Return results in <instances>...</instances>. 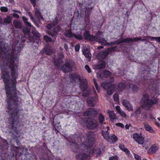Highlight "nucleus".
I'll list each match as a JSON object with an SVG mask.
<instances>
[{"instance_id": "1", "label": "nucleus", "mask_w": 160, "mask_h": 160, "mask_svg": "<svg viewBox=\"0 0 160 160\" xmlns=\"http://www.w3.org/2000/svg\"><path fill=\"white\" fill-rule=\"evenodd\" d=\"M7 46L4 42L0 43V67L8 98L7 111L10 114L8 122L11 126H18V112L19 107L14 79L18 72V61L17 55L21 51V48L14 47L13 45V50H9L6 48Z\"/></svg>"}, {"instance_id": "2", "label": "nucleus", "mask_w": 160, "mask_h": 160, "mask_svg": "<svg viewBox=\"0 0 160 160\" xmlns=\"http://www.w3.org/2000/svg\"><path fill=\"white\" fill-rule=\"evenodd\" d=\"M95 136L94 132H89L85 138H80L82 143L77 142L76 140L72 142V147L73 152L77 153L76 158L77 160H86L88 158L92 152Z\"/></svg>"}, {"instance_id": "3", "label": "nucleus", "mask_w": 160, "mask_h": 160, "mask_svg": "<svg viewBox=\"0 0 160 160\" xmlns=\"http://www.w3.org/2000/svg\"><path fill=\"white\" fill-rule=\"evenodd\" d=\"M158 102V100L156 99L152 100L150 99L148 95L145 94L142 96L141 103L142 105L143 108L146 110H148L153 104H157Z\"/></svg>"}, {"instance_id": "4", "label": "nucleus", "mask_w": 160, "mask_h": 160, "mask_svg": "<svg viewBox=\"0 0 160 160\" xmlns=\"http://www.w3.org/2000/svg\"><path fill=\"white\" fill-rule=\"evenodd\" d=\"M94 41L98 42L103 45L108 46L110 45V43L108 42L107 40L103 37L102 32L100 31L96 32Z\"/></svg>"}, {"instance_id": "5", "label": "nucleus", "mask_w": 160, "mask_h": 160, "mask_svg": "<svg viewBox=\"0 0 160 160\" xmlns=\"http://www.w3.org/2000/svg\"><path fill=\"white\" fill-rule=\"evenodd\" d=\"M86 126L90 129H95L98 127L97 121L93 118H88L86 121Z\"/></svg>"}, {"instance_id": "6", "label": "nucleus", "mask_w": 160, "mask_h": 160, "mask_svg": "<svg viewBox=\"0 0 160 160\" xmlns=\"http://www.w3.org/2000/svg\"><path fill=\"white\" fill-rule=\"evenodd\" d=\"M72 67L71 62L70 61L66 60L65 61V63L62 66L61 69L64 72H68L72 71Z\"/></svg>"}, {"instance_id": "7", "label": "nucleus", "mask_w": 160, "mask_h": 160, "mask_svg": "<svg viewBox=\"0 0 160 160\" xmlns=\"http://www.w3.org/2000/svg\"><path fill=\"white\" fill-rule=\"evenodd\" d=\"M133 138L135 142L140 145H143L145 142L144 138L141 134L139 135L137 133L133 134ZM143 147H144L145 146L143 145Z\"/></svg>"}, {"instance_id": "8", "label": "nucleus", "mask_w": 160, "mask_h": 160, "mask_svg": "<svg viewBox=\"0 0 160 160\" xmlns=\"http://www.w3.org/2000/svg\"><path fill=\"white\" fill-rule=\"evenodd\" d=\"M98 113L96 110L93 108H90L84 113V115L87 116L89 118H94L96 117Z\"/></svg>"}, {"instance_id": "9", "label": "nucleus", "mask_w": 160, "mask_h": 160, "mask_svg": "<svg viewBox=\"0 0 160 160\" xmlns=\"http://www.w3.org/2000/svg\"><path fill=\"white\" fill-rule=\"evenodd\" d=\"M111 74V73L110 72L108 71H106L104 72H102L101 73H100V72L97 73V77L98 78H101L103 79L104 78H107Z\"/></svg>"}, {"instance_id": "10", "label": "nucleus", "mask_w": 160, "mask_h": 160, "mask_svg": "<svg viewBox=\"0 0 160 160\" xmlns=\"http://www.w3.org/2000/svg\"><path fill=\"white\" fill-rule=\"evenodd\" d=\"M106 65L105 62L102 61L99 62L97 64L93 66L94 69H101L105 68Z\"/></svg>"}, {"instance_id": "11", "label": "nucleus", "mask_w": 160, "mask_h": 160, "mask_svg": "<svg viewBox=\"0 0 160 160\" xmlns=\"http://www.w3.org/2000/svg\"><path fill=\"white\" fill-rule=\"evenodd\" d=\"M109 129V127L107 126L106 127V128H105L104 129L103 128V130L102 131V135L104 138L106 140H108V138L109 136V132H108V131Z\"/></svg>"}, {"instance_id": "12", "label": "nucleus", "mask_w": 160, "mask_h": 160, "mask_svg": "<svg viewBox=\"0 0 160 160\" xmlns=\"http://www.w3.org/2000/svg\"><path fill=\"white\" fill-rule=\"evenodd\" d=\"M82 52L83 54L86 58H88L89 60L91 59V54L89 50L85 46L83 47V49L82 50Z\"/></svg>"}, {"instance_id": "13", "label": "nucleus", "mask_w": 160, "mask_h": 160, "mask_svg": "<svg viewBox=\"0 0 160 160\" xmlns=\"http://www.w3.org/2000/svg\"><path fill=\"white\" fill-rule=\"evenodd\" d=\"M32 33L33 35V36L32 37L29 36L28 39L29 40L30 42H33L34 40V37L39 38L40 37V34L37 31L34 30L32 31Z\"/></svg>"}, {"instance_id": "14", "label": "nucleus", "mask_w": 160, "mask_h": 160, "mask_svg": "<svg viewBox=\"0 0 160 160\" xmlns=\"http://www.w3.org/2000/svg\"><path fill=\"white\" fill-rule=\"evenodd\" d=\"M96 101V99L92 97L88 98L87 99V103L90 107L95 106Z\"/></svg>"}, {"instance_id": "15", "label": "nucleus", "mask_w": 160, "mask_h": 160, "mask_svg": "<svg viewBox=\"0 0 160 160\" xmlns=\"http://www.w3.org/2000/svg\"><path fill=\"white\" fill-rule=\"evenodd\" d=\"M122 103L124 107L129 111L132 110V106L128 101L127 100H124L122 101Z\"/></svg>"}, {"instance_id": "16", "label": "nucleus", "mask_w": 160, "mask_h": 160, "mask_svg": "<svg viewBox=\"0 0 160 160\" xmlns=\"http://www.w3.org/2000/svg\"><path fill=\"white\" fill-rule=\"evenodd\" d=\"M108 53L107 50L99 52L97 55V58L99 59H104L108 55Z\"/></svg>"}, {"instance_id": "17", "label": "nucleus", "mask_w": 160, "mask_h": 160, "mask_svg": "<svg viewBox=\"0 0 160 160\" xmlns=\"http://www.w3.org/2000/svg\"><path fill=\"white\" fill-rule=\"evenodd\" d=\"M84 36L86 39L90 40L91 41H94L95 38V35H91L89 32L88 31H85L84 33Z\"/></svg>"}, {"instance_id": "18", "label": "nucleus", "mask_w": 160, "mask_h": 160, "mask_svg": "<svg viewBox=\"0 0 160 160\" xmlns=\"http://www.w3.org/2000/svg\"><path fill=\"white\" fill-rule=\"evenodd\" d=\"M158 149V146L153 144L149 149L148 152L149 154H152L155 153Z\"/></svg>"}, {"instance_id": "19", "label": "nucleus", "mask_w": 160, "mask_h": 160, "mask_svg": "<svg viewBox=\"0 0 160 160\" xmlns=\"http://www.w3.org/2000/svg\"><path fill=\"white\" fill-rule=\"evenodd\" d=\"M108 138V140H107V141L112 143H114L118 140L117 137L113 134H111L109 135Z\"/></svg>"}, {"instance_id": "20", "label": "nucleus", "mask_w": 160, "mask_h": 160, "mask_svg": "<svg viewBox=\"0 0 160 160\" xmlns=\"http://www.w3.org/2000/svg\"><path fill=\"white\" fill-rule=\"evenodd\" d=\"M108 114L112 122H113L114 120L118 119L117 117L115 115L113 111H110L108 112Z\"/></svg>"}, {"instance_id": "21", "label": "nucleus", "mask_w": 160, "mask_h": 160, "mask_svg": "<svg viewBox=\"0 0 160 160\" xmlns=\"http://www.w3.org/2000/svg\"><path fill=\"white\" fill-rule=\"evenodd\" d=\"M126 87V85L124 83H121L118 84L117 85L115 86V87L118 91H120L124 89Z\"/></svg>"}, {"instance_id": "22", "label": "nucleus", "mask_w": 160, "mask_h": 160, "mask_svg": "<svg viewBox=\"0 0 160 160\" xmlns=\"http://www.w3.org/2000/svg\"><path fill=\"white\" fill-rule=\"evenodd\" d=\"M54 63L55 66L58 68L59 69L61 67V64L63 63V61L62 59H58L54 60Z\"/></svg>"}, {"instance_id": "23", "label": "nucleus", "mask_w": 160, "mask_h": 160, "mask_svg": "<svg viewBox=\"0 0 160 160\" xmlns=\"http://www.w3.org/2000/svg\"><path fill=\"white\" fill-rule=\"evenodd\" d=\"M35 16L39 19H41L43 20V18L41 15V12L40 10L37 8L35 9Z\"/></svg>"}, {"instance_id": "24", "label": "nucleus", "mask_w": 160, "mask_h": 160, "mask_svg": "<svg viewBox=\"0 0 160 160\" xmlns=\"http://www.w3.org/2000/svg\"><path fill=\"white\" fill-rule=\"evenodd\" d=\"M48 28L56 33H57L60 30V27L58 25L56 26L54 25L53 26H50V27H48Z\"/></svg>"}, {"instance_id": "25", "label": "nucleus", "mask_w": 160, "mask_h": 160, "mask_svg": "<svg viewBox=\"0 0 160 160\" xmlns=\"http://www.w3.org/2000/svg\"><path fill=\"white\" fill-rule=\"evenodd\" d=\"M139 38L138 37H135L133 38H127L125 39V42L128 43L130 42H135L138 41Z\"/></svg>"}, {"instance_id": "26", "label": "nucleus", "mask_w": 160, "mask_h": 160, "mask_svg": "<svg viewBox=\"0 0 160 160\" xmlns=\"http://www.w3.org/2000/svg\"><path fill=\"white\" fill-rule=\"evenodd\" d=\"M98 119L99 122L101 125H102L103 124H105V122H104L105 120L104 117L102 114L101 113L99 114L98 116Z\"/></svg>"}, {"instance_id": "27", "label": "nucleus", "mask_w": 160, "mask_h": 160, "mask_svg": "<svg viewBox=\"0 0 160 160\" xmlns=\"http://www.w3.org/2000/svg\"><path fill=\"white\" fill-rule=\"evenodd\" d=\"M12 18L9 16H7L6 18H4L3 20V25H7L8 24H9L11 22Z\"/></svg>"}, {"instance_id": "28", "label": "nucleus", "mask_w": 160, "mask_h": 160, "mask_svg": "<svg viewBox=\"0 0 160 160\" xmlns=\"http://www.w3.org/2000/svg\"><path fill=\"white\" fill-rule=\"evenodd\" d=\"M13 24L14 26L17 28H22V24L19 21L14 20L13 21Z\"/></svg>"}, {"instance_id": "29", "label": "nucleus", "mask_w": 160, "mask_h": 160, "mask_svg": "<svg viewBox=\"0 0 160 160\" xmlns=\"http://www.w3.org/2000/svg\"><path fill=\"white\" fill-rule=\"evenodd\" d=\"M114 86L113 85L107 84L106 82H103L101 84V86L104 89H107L108 88H112Z\"/></svg>"}, {"instance_id": "30", "label": "nucleus", "mask_w": 160, "mask_h": 160, "mask_svg": "<svg viewBox=\"0 0 160 160\" xmlns=\"http://www.w3.org/2000/svg\"><path fill=\"white\" fill-rule=\"evenodd\" d=\"M113 85L114 86L112 88H109L107 89V93L109 95H112L113 93V91L115 90V89L114 88L115 86V85Z\"/></svg>"}, {"instance_id": "31", "label": "nucleus", "mask_w": 160, "mask_h": 160, "mask_svg": "<svg viewBox=\"0 0 160 160\" xmlns=\"http://www.w3.org/2000/svg\"><path fill=\"white\" fill-rule=\"evenodd\" d=\"M144 125L145 129L149 132H152V128L147 123H144Z\"/></svg>"}, {"instance_id": "32", "label": "nucleus", "mask_w": 160, "mask_h": 160, "mask_svg": "<svg viewBox=\"0 0 160 160\" xmlns=\"http://www.w3.org/2000/svg\"><path fill=\"white\" fill-rule=\"evenodd\" d=\"M64 34L65 36L67 38H70L73 36L72 32L69 30H66Z\"/></svg>"}, {"instance_id": "33", "label": "nucleus", "mask_w": 160, "mask_h": 160, "mask_svg": "<svg viewBox=\"0 0 160 160\" xmlns=\"http://www.w3.org/2000/svg\"><path fill=\"white\" fill-rule=\"evenodd\" d=\"M130 88L134 92H136L138 91V88L135 85L133 84H130L129 85Z\"/></svg>"}, {"instance_id": "34", "label": "nucleus", "mask_w": 160, "mask_h": 160, "mask_svg": "<svg viewBox=\"0 0 160 160\" xmlns=\"http://www.w3.org/2000/svg\"><path fill=\"white\" fill-rule=\"evenodd\" d=\"M22 18L23 20V21L25 23V24L27 25L28 27H31V23H29L28 21V19L26 18L24 16H23L22 17Z\"/></svg>"}, {"instance_id": "35", "label": "nucleus", "mask_w": 160, "mask_h": 160, "mask_svg": "<svg viewBox=\"0 0 160 160\" xmlns=\"http://www.w3.org/2000/svg\"><path fill=\"white\" fill-rule=\"evenodd\" d=\"M43 39L47 42H51L52 41L51 38L47 35H44V36Z\"/></svg>"}, {"instance_id": "36", "label": "nucleus", "mask_w": 160, "mask_h": 160, "mask_svg": "<svg viewBox=\"0 0 160 160\" xmlns=\"http://www.w3.org/2000/svg\"><path fill=\"white\" fill-rule=\"evenodd\" d=\"M45 53L47 55H51L52 53V50L50 48H47L45 50Z\"/></svg>"}, {"instance_id": "37", "label": "nucleus", "mask_w": 160, "mask_h": 160, "mask_svg": "<svg viewBox=\"0 0 160 160\" xmlns=\"http://www.w3.org/2000/svg\"><path fill=\"white\" fill-rule=\"evenodd\" d=\"M144 38H142V37H138V38H139V40H138V41H146L149 38L152 39V37H150L149 36H144Z\"/></svg>"}, {"instance_id": "38", "label": "nucleus", "mask_w": 160, "mask_h": 160, "mask_svg": "<svg viewBox=\"0 0 160 160\" xmlns=\"http://www.w3.org/2000/svg\"><path fill=\"white\" fill-rule=\"evenodd\" d=\"M147 113L146 112H143L141 114V118L143 120H146L147 118Z\"/></svg>"}, {"instance_id": "39", "label": "nucleus", "mask_w": 160, "mask_h": 160, "mask_svg": "<svg viewBox=\"0 0 160 160\" xmlns=\"http://www.w3.org/2000/svg\"><path fill=\"white\" fill-rule=\"evenodd\" d=\"M90 92L89 90H84L82 93L83 96L84 97H87L90 95Z\"/></svg>"}, {"instance_id": "40", "label": "nucleus", "mask_w": 160, "mask_h": 160, "mask_svg": "<svg viewBox=\"0 0 160 160\" xmlns=\"http://www.w3.org/2000/svg\"><path fill=\"white\" fill-rule=\"evenodd\" d=\"M117 47H112L110 48H108L107 50V51L108 52V53L109 54V53L111 52L112 51H115L116 50V48Z\"/></svg>"}, {"instance_id": "41", "label": "nucleus", "mask_w": 160, "mask_h": 160, "mask_svg": "<svg viewBox=\"0 0 160 160\" xmlns=\"http://www.w3.org/2000/svg\"><path fill=\"white\" fill-rule=\"evenodd\" d=\"M142 108L141 107H138L137 108L135 112V114L138 116L139 115L140 113L142 111Z\"/></svg>"}, {"instance_id": "42", "label": "nucleus", "mask_w": 160, "mask_h": 160, "mask_svg": "<svg viewBox=\"0 0 160 160\" xmlns=\"http://www.w3.org/2000/svg\"><path fill=\"white\" fill-rule=\"evenodd\" d=\"M0 11L2 12H7L8 11V9L6 7H1L0 8Z\"/></svg>"}, {"instance_id": "43", "label": "nucleus", "mask_w": 160, "mask_h": 160, "mask_svg": "<svg viewBox=\"0 0 160 160\" xmlns=\"http://www.w3.org/2000/svg\"><path fill=\"white\" fill-rule=\"evenodd\" d=\"M75 38L78 40H82V36L81 34H76L73 35Z\"/></svg>"}, {"instance_id": "44", "label": "nucleus", "mask_w": 160, "mask_h": 160, "mask_svg": "<svg viewBox=\"0 0 160 160\" xmlns=\"http://www.w3.org/2000/svg\"><path fill=\"white\" fill-rule=\"evenodd\" d=\"M57 55H58V59H62L64 57L63 54L62 52H58V53Z\"/></svg>"}, {"instance_id": "45", "label": "nucleus", "mask_w": 160, "mask_h": 160, "mask_svg": "<svg viewBox=\"0 0 160 160\" xmlns=\"http://www.w3.org/2000/svg\"><path fill=\"white\" fill-rule=\"evenodd\" d=\"M118 113L122 116L124 118H126L127 115L125 112L123 110H122L121 111H120Z\"/></svg>"}, {"instance_id": "46", "label": "nucleus", "mask_w": 160, "mask_h": 160, "mask_svg": "<svg viewBox=\"0 0 160 160\" xmlns=\"http://www.w3.org/2000/svg\"><path fill=\"white\" fill-rule=\"evenodd\" d=\"M134 157L136 160H141V157L138 155L134 154Z\"/></svg>"}, {"instance_id": "47", "label": "nucleus", "mask_w": 160, "mask_h": 160, "mask_svg": "<svg viewBox=\"0 0 160 160\" xmlns=\"http://www.w3.org/2000/svg\"><path fill=\"white\" fill-rule=\"evenodd\" d=\"M85 68L89 73L91 72V69L88 65H85Z\"/></svg>"}, {"instance_id": "48", "label": "nucleus", "mask_w": 160, "mask_h": 160, "mask_svg": "<svg viewBox=\"0 0 160 160\" xmlns=\"http://www.w3.org/2000/svg\"><path fill=\"white\" fill-rule=\"evenodd\" d=\"M118 157L117 156H115L109 158V160H118Z\"/></svg>"}, {"instance_id": "49", "label": "nucleus", "mask_w": 160, "mask_h": 160, "mask_svg": "<svg viewBox=\"0 0 160 160\" xmlns=\"http://www.w3.org/2000/svg\"><path fill=\"white\" fill-rule=\"evenodd\" d=\"M28 13L31 19H32L33 22H35V21L34 20L32 13L30 12H28Z\"/></svg>"}, {"instance_id": "50", "label": "nucleus", "mask_w": 160, "mask_h": 160, "mask_svg": "<svg viewBox=\"0 0 160 160\" xmlns=\"http://www.w3.org/2000/svg\"><path fill=\"white\" fill-rule=\"evenodd\" d=\"M114 100L116 102L118 101V96L117 93H115L113 95Z\"/></svg>"}, {"instance_id": "51", "label": "nucleus", "mask_w": 160, "mask_h": 160, "mask_svg": "<svg viewBox=\"0 0 160 160\" xmlns=\"http://www.w3.org/2000/svg\"><path fill=\"white\" fill-rule=\"evenodd\" d=\"M80 48L79 44H78L75 46V49L76 52H78L79 51Z\"/></svg>"}, {"instance_id": "52", "label": "nucleus", "mask_w": 160, "mask_h": 160, "mask_svg": "<svg viewBox=\"0 0 160 160\" xmlns=\"http://www.w3.org/2000/svg\"><path fill=\"white\" fill-rule=\"evenodd\" d=\"M91 3V1L90 0H84V2H83V3L86 5H88Z\"/></svg>"}, {"instance_id": "53", "label": "nucleus", "mask_w": 160, "mask_h": 160, "mask_svg": "<svg viewBox=\"0 0 160 160\" xmlns=\"http://www.w3.org/2000/svg\"><path fill=\"white\" fill-rule=\"evenodd\" d=\"M64 47L67 51H68L69 48L68 44L66 43H64Z\"/></svg>"}, {"instance_id": "54", "label": "nucleus", "mask_w": 160, "mask_h": 160, "mask_svg": "<svg viewBox=\"0 0 160 160\" xmlns=\"http://www.w3.org/2000/svg\"><path fill=\"white\" fill-rule=\"evenodd\" d=\"M116 126L119 127H120L122 128H123L124 127V125L122 123H117L116 124Z\"/></svg>"}, {"instance_id": "55", "label": "nucleus", "mask_w": 160, "mask_h": 160, "mask_svg": "<svg viewBox=\"0 0 160 160\" xmlns=\"http://www.w3.org/2000/svg\"><path fill=\"white\" fill-rule=\"evenodd\" d=\"M124 151L126 153L127 155H130V152L127 148L126 149H125Z\"/></svg>"}, {"instance_id": "56", "label": "nucleus", "mask_w": 160, "mask_h": 160, "mask_svg": "<svg viewBox=\"0 0 160 160\" xmlns=\"http://www.w3.org/2000/svg\"><path fill=\"white\" fill-rule=\"evenodd\" d=\"M152 39H154L155 40H157L159 42H160V37H152Z\"/></svg>"}, {"instance_id": "57", "label": "nucleus", "mask_w": 160, "mask_h": 160, "mask_svg": "<svg viewBox=\"0 0 160 160\" xmlns=\"http://www.w3.org/2000/svg\"><path fill=\"white\" fill-rule=\"evenodd\" d=\"M31 2L33 6L35 7L36 6V0H31Z\"/></svg>"}, {"instance_id": "58", "label": "nucleus", "mask_w": 160, "mask_h": 160, "mask_svg": "<svg viewBox=\"0 0 160 160\" xmlns=\"http://www.w3.org/2000/svg\"><path fill=\"white\" fill-rule=\"evenodd\" d=\"M96 87V89L98 92H100V89L99 87L98 86V85L97 84L95 85Z\"/></svg>"}, {"instance_id": "59", "label": "nucleus", "mask_w": 160, "mask_h": 160, "mask_svg": "<svg viewBox=\"0 0 160 160\" xmlns=\"http://www.w3.org/2000/svg\"><path fill=\"white\" fill-rule=\"evenodd\" d=\"M116 109L117 111L118 112V113H119L120 111L122 110L120 108L119 106H117L116 107Z\"/></svg>"}, {"instance_id": "60", "label": "nucleus", "mask_w": 160, "mask_h": 160, "mask_svg": "<svg viewBox=\"0 0 160 160\" xmlns=\"http://www.w3.org/2000/svg\"><path fill=\"white\" fill-rule=\"evenodd\" d=\"M119 148L122 150L124 151L125 149H126V148H125L123 145H120L119 146Z\"/></svg>"}, {"instance_id": "61", "label": "nucleus", "mask_w": 160, "mask_h": 160, "mask_svg": "<svg viewBox=\"0 0 160 160\" xmlns=\"http://www.w3.org/2000/svg\"><path fill=\"white\" fill-rule=\"evenodd\" d=\"M12 15L14 17H15L16 18H19V15L15 13L13 14Z\"/></svg>"}, {"instance_id": "62", "label": "nucleus", "mask_w": 160, "mask_h": 160, "mask_svg": "<svg viewBox=\"0 0 160 160\" xmlns=\"http://www.w3.org/2000/svg\"><path fill=\"white\" fill-rule=\"evenodd\" d=\"M48 33L50 35H51L52 37H54L55 36V34L52 32H48Z\"/></svg>"}, {"instance_id": "63", "label": "nucleus", "mask_w": 160, "mask_h": 160, "mask_svg": "<svg viewBox=\"0 0 160 160\" xmlns=\"http://www.w3.org/2000/svg\"><path fill=\"white\" fill-rule=\"evenodd\" d=\"M116 42H117V41H116L115 42H112L110 43V45H109L108 46H111V45H114L115 44H116Z\"/></svg>"}, {"instance_id": "64", "label": "nucleus", "mask_w": 160, "mask_h": 160, "mask_svg": "<svg viewBox=\"0 0 160 160\" xmlns=\"http://www.w3.org/2000/svg\"><path fill=\"white\" fill-rule=\"evenodd\" d=\"M93 81L94 84L95 85L98 84L96 82V80L95 78L93 79Z\"/></svg>"}]
</instances>
